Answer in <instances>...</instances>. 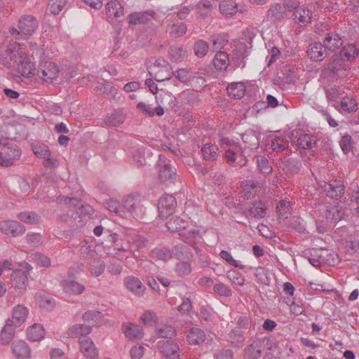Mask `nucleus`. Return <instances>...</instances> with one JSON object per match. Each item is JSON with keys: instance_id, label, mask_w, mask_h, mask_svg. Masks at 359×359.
Instances as JSON below:
<instances>
[{"instance_id": "obj_1", "label": "nucleus", "mask_w": 359, "mask_h": 359, "mask_svg": "<svg viewBox=\"0 0 359 359\" xmlns=\"http://www.w3.org/2000/svg\"><path fill=\"white\" fill-rule=\"evenodd\" d=\"M304 257L315 267H320L323 264L334 265L338 262L337 254L323 248L305 252Z\"/></svg>"}, {"instance_id": "obj_2", "label": "nucleus", "mask_w": 359, "mask_h": 359, "mask_svg": "<svg viewBox=\"0 0 359 359\" xmlns=\"http://www.w3.org/2000/svg\"><path fill=\"white\" fill-rule=\"evenodd\" d=\"M123 217L128 213L133 217H140L145 213L143 199L138 194L128 195L123 198Z\"/></svg>"}, {"instance_id": "obj_3", "label": "nucleus", "mask_w": 359, "mask_h": 359, "mask_svg": "<svg viewBox=\"0 0 359 359\" xmlns=\"http://www.w3.org/2000/svg\"><path fill=\"white\" fill-rule=\"evenodd\" d=\"M250 343L243 349L244 359H259L265 346H271L272 340L269 337H256L250 339ZM271 349V346L268 348Z\"/></svg>"}, {"instance_id": "obj_4", "label": "nucleus", "mask_w": 359, "mask_h": 359, "mask_svg": "<svg viewBox=\"0 0 359 359\" xmlns=\"http://www.w3.org/2000/svg\"><path fill=\"white\" fill-rule=\"evenodd\" d=\"M157 166L158 178L161 182H172L177 179L176 169L171 166L170 161L164 155L158 156Z\"/></svg>"}, {"instance_id": "obj_5", "label": "nucleus", "mask_w": 359, "mask_h": 359, "mask_svg": "<svg viewBox=\"0 0 359 359\" xmlns=\"http://www.w3.org/2000/svg\"><path fill=\"white\" fill-rule=\"evenodd\" d=\"M224 158L228 163L234 166L242 167L247 163L245 149L241 145H232L231 148H226Z\"/></svg>"}, {"instance_id": "obj_6", "label": "nucleus", "mask_w": 359, "mask_h": 359, "mask_svg": "<svg viewBox=\"0 0 359 359\" xmlns=\"http://www.w3.org/2000/svg\"><path fill=\"white\" fill-rule=\"evenodd\" d=\"M20 148L13 144H4L0 151V165L2 166H10L13 162L21 156Z\"/></svg>"}, {"instance_id": "obj_7", "label": "nucleus", "mask_w": 359, "mask_h": 359, "mask_svg": "<svg viewBox=\"0 0 359 359\" xmlns=\"http://www.w3.org/2000/svg\"><path fill=\"white\" fill-rule=\"evenodd\" d=\"M149 74L157 82H162L165 80H169L172 72H170V66L165 63L160 64L157 61L149 65L147 67Z\"/></svg>"}, {"instance_id": "obj_8", "label": "nucleus", "mask_w": 359, "mask_h": 359, "mask_svg": "<svg viewBox=\"0 0 359 359\" xmlns=\"http://www.w3.org/2000/svg\"><path fill=\"white\" fill-rule=\"evenodd\" d=\"M0 231L8 236L15 238L24 234L25 227L16 220H2L0 221Z\"/></svg>"}, {"instance_id": "obj_9", "label": "nucleus", "mask_w": 359, "mask_h": 359, "mask_svg": "<svg viewBox=\"0 0 359 359\" xmlns=\"http://www.w3.org/2000/svg\"><path fill=\"white\" fill-rule=\"evenodd\" d=\"M177 206V201L172 195L165 194L160 198L158 203V209L161 217L166 218L171 215Z\"/></svg>"}, {"instance_id": "obj_10", "label": "nucleus", "mask_w": 359, "mask_h": 359, "mask_svg": "<svg viewBox=\"0 0 359 359\" xmlns=\"http://www.w3.org/2000/svg\"><path fill=\"white\" fill-rule=\"evenodd\" d=\"M39 76L43 81L48 82L56 79L59 68L56 64L50 61H41L39 66Z\"/></svg>"}, {"instance_id": "obj_11", "label": "nucleus", "mask_w": 359, "mask_h": 359, "mask_svg": "<svg viewBox=\"0 0 359 359\" xmlns=\"http://www.w3.org/2000/svg\"><path fill=\"white\" fill-rule=\"evenodd\" d=\"M79 344L80 351L86 359H97L98 358V350L90 337H79Z\"/></svg>"}, {"instance_id": "obj_12", "label": "nucleus", "mask_w": 359, "mask_h": 359, "mask_svg": "<svg viewBox=\"0 0 359 359\" xmlns=\"http://www.w3.org/2000/svg\"><path fill=\"white\" fill-rule=\"evenodd\" d=\"M18 27L25 36H30L37 29L38 22L36 18L32 15H24L19 19Z\"/></svg>"}, {"instance_id": "obj_13", "label": "nucleus", "mask_w": 359, "mask_h": 359, "mask_svg": "<svg viewBox=\"0 0 359 359\" xmlns=\"http://www.w3.org/2000/svg\"><path fill=\"white\" fill-rule=\"evenodd\" d=\"M307 55L311 60L320 62L325 58L327 49L323 43L313 42L309 44L307 49Z\"/></svg>"}, {"instance_id": "obj_14", "label": "nucleus", "mask_w": 359, "mask_h": 359, "mask_svg": "<svg viewBox=\"0 0 359 359\" xmlns=\"http://www.w3.org/2000/svg\"><path fill=\"white\" fill-rule=\"evenodd\" d=\"M123 283L126 288L137 296H142L145 291V286L141 280L133 276H126Z\"/></svg>"}, {"instance_id": "obj_15", "label": "nucleus", "mask_w": 359, "mask_h": 359, "mask_svg": "<svg viewBox=\"0 0 359 359\" xmlns=\"http://www.w3.org/2000/svg\"><path fill=\"white\" fill-rule=\"evenodd\" d=\"M260 138L261 133L255 130H250L243 134L242 140L245 144L244 148L245 151L247 149L250 151L257 149L259 146Z\"/></svg>"}, {"instance_id": "obj_16", "label": "nucleus", "mask_w": 359, "mask_h": 359, "mask_svg": "<svg viewBox=\"0 0 359 359\" xmlns=\"http://www.w3.org/2000/svg\"><path fill=\"white\" fill-rule=\"evenodd\" d=\"M325 191L327 196L331 198H341L344 192V186L339 180H331L329 183L325 184Z\"/></svg>"}, {"instance_id": "obj_17", "label": "nucleus", "mask_w": 359, "mask_h": 359, "mask_svg": "<svg viewBox=\"0 0 359 359\" xmlns=\"http://www.w3.org/2000/svg\"><path fill=\"white\" fill-rule=\"evenodd\" d=\"M241 188L244 196L248 199L255 196L262 189L263 183L254 180H245L242 183Z\"/></svg>"}, {"instance_id": "obj_18", "label": "nucleus", "mask_w": 359, "mask_h": 359, "mask_svg": "<svg viewBox=\"0 0 359 359\" xmlns=\"http://www.w3.org/2000/svg\"><path fill=\"white\" fill-rule=\"evenodd\" d=\"M60 285L64 292L69 295H79L85 290L83 285L74 280H64Z\"/></svg>"}, {"instance_id": "obj_19", "label": "nucleus", "mask_w": 359, "mask_h": 359, "mask_svg": "<svg viewBox=\"0 0 359 359\" xmlns=\"http://www.w3.org/2000/svg\"><path fill=\"white\" fill-rule=\"evenodd\" d=\"M11 280L15 288L25 290L28 285V274L25 271L17 269L13 271Z\"/></svg>"}, {"instance_id": "obj_20", "label": "nucleus", "mask_w": 359, "mask_h": 359, "mask_svg": "<svg viewBox=\"0 0 359 359\" xmlns=\"http://www.w3.org/2000/svg\"><path fill=\"white\" fill-rule=\"evenodd\" d=\"M122 327L126 337L130 340L140 339L144 336L143 330L137 325L125 323Z\"/></svg>"}, {"instance_id": "obj_21", "label": "nucleus", "mask_w": 359, "mask_h": 359, "mask_svg": "<svg viewBox=\"0 0 359 359\" xmlns=\"http://www.w3.org/2000/svg\"><path fill=\"white\" fill-rule=\"evenodd\" d=\"M266 15L269 21L278 22L285 17V8L280 4H272L270 6Z\"/></svg>"}, {"instance_id": "obj_22", "label": "nucleus", "mask_w": 359, "mask_h": 359, "mask_svg": "<svg viewBox=\"0 0 359 359\" xmlns=\"http://www.w3.org/2000/svg\"><path fill=\"white\" fill-rule=\"evenodd\" d=\"M28 313L29 310L25 306L18 304L13 309L11 320L13 322L15 326H20L26 320Z\"/></svg>"}, {"instance_id": "obj_23", "label": "nucleus", "mask_w": 359, "mask_h": 359, "mask_svg": "<svg viewBox=\"0 0 359 359\" xmlns=\"http://www.w3.org/2000/svg\"><path fill=\"white\" fill-rule=\"evenodd\" d=\"M270 142L271 148L276 152H282L289 146V140L283 135H271L270 136Z\"/></svg>"}, {"instance_id": "obj_24", "label": "nucleus", "mask_w": 359, "mask_h": 359, "mask_svg": "<svg viewBox=\"0 0 359 359\" xmlns=\"http://www.w3.org/2000/svg\"><path fill=\"white\" fill-rule=\"evenodd\" d=\"M12 349L17 359L30 358V349L25 341H14L12 344Z\"/></svg>"}, {"instance_id": "obj_25", "label": "nucleus", "mask_w": 359, "mask_h": 359, "mask_svg": "<svg viewBox=\"0 0 359 359\" xmlns=\"http://www.w3.org/2000/svg\"><path fill=\"white\" fill-rule=\"evenodd\" d=\"M106 14L109 18H120L124 15V9L120 0H113L106 4Z\"/></svg>"}, {"instance_id": "obj_26", "label": "nucleus", "mask_w": 359, "mask_h": 359, "mask_svg": "<svg viewBox=\"0 0 359 359\" xmlns=\"http://www.w3.org/2000/svg\"><path fill=\"white\" fill-rule=\"evenodd\" d=\"M180 348L177 343L166 341L162 346V353L167 359H180Z\"/></svg>"}, {"instance_id": "obj_27", "label": "nucleus", "mask_w": 359, "mask_h": 359, "mask_svg": "<svg viewBox=\"0 0 359 359\" xmlns=\"http://www.w3.org/2000/svg\"><path fill=\"white\" fill-rule=\"evenodd\" d=\"M312 13L308 8L301 7L297 9L292 15L294 21L300 26H304L311 22Z\"/></svg>"}, {"instance_id": "obj_28", "label": "nucleus", "mask_w": 359, "mask_h": 359, "mask_svg": "<svg viewBox=\"0 0 359 359\" xmlns=\"http://www.w3.org/2000/svg\"><path fill=\"white\" fill-rule=\"evenodd\" d=\"M344 215V210L340 205H334L327 208L325 213L326 219L331 223L340 221Z\"/></svg>"}, {"instance_id": "obj_29", "label": "nucleus", "mask_w": 359, "mask_h": 359, "mask_svg": "<svg viewBox=\"0 0 359 359\" xmlns=\"http://www.w3.org/2000/svg\"><path fill=\"white\" fill-rule=\"evenodd\" d=\"M154 11L135 13L128 16V22L130 25L144 24L154 18Z\"/></svg>"}, {"instance_id": "obj_30", "label": "nucleus", "mask_w": 359, "mask_h": 359, "mask_svg": "<svg viewBox=\"0 0 359 359\" xmlns=\"http://www.w3.org/2000/svg\"><path fill=\"white\" fill-rule=\"evenodd\" d=\"M34 154L39 158H43L46 160L45 165H53V160L50 158V151L48 147L44 144L33 145L32 147Z\"/></svg>"}, {"instance_id": "obj_31", "label": "nucleus", "mask_w": 359, "mask_h": 359, "mask_svg": "<svg viewBox=\"0 0 359 359\" xmlns=\"http://www.w3.org/2000/svg\"><path fill=\"white\" fill-rule=\"evenodd\" d=\"M219 11L224 17H231L238 12V4L234 0H222Z\"/></svg>"}, {"instance_id": "obj_32", "label": "nucleus", "mask_w": 359, "mask_h": 359, "mask_svg": "<svg viewBox=\"0 0 359 359\" xmlns=\"http://www.w3.org/2000/svg\"><path fill=\"white\" fill-rule=\"evenodd\" d=\"M137 109L141 111L146 116L149 117H151L155 114H156L158 116H161L164 114V109L162 107L158 106L153 108L151 105L143 102L137 103Z\"/></svg>"}, {"instance_id": "obj_33", "label": "nucleus", "mask_w": 359, "mask_h": 359, "mask_svg": "<svg viewBox=\"0 0 359 359\" xmlns=\"http://www.w3.org/2000/svg\"><path fill=\"white\" fill-rule=\"evenodd\" d=\"M229 95L233 99H241L245 93V86L242 82L231 83L226 88Z\"/></svg>"}, {"instance_id": "obj_34", "label": "nucleus", "mask_w": 359, "mask_h": 359, "mask_svg": "<svg viewBox=\"0 0 359 359\" xmlns=\"http://www.w3.org/2000/svg\"><path fill=\"white\" fill-rule=\"evenodd\" d=\"M150 257L156 260L167 262L172 259V253L168 248L159 247L155 248L151 251Z\"/></svg>"}, {"instance_id": "obj_35", "label": "nucleus", "mask_w": 359, "mask_h": 359, "mask_svg": "<svg viewBox=\"0 0 359 359\" xmlns=\"http://www.w3.org/2000/svg\"><path fill=\"white\" fill-rule=\"evenodd\" d=\"M323 43L327 50H334L342 45V40L338 34L328 33L326 34Z\"/></svg>"}, {"instance_id": "obj_36", "label": "nucleus", "mask_w": 359, "mask_h": 359, "mask_svg": "<svg viewBox=\"0 0 359 359\" xmlns=\"http://www.w3.org/2000/svg\"><path fill=\"white\" fill-rule=\"evenodd\" d=\"M266 213V205L262 201H257L252 203L248 210V215L255 219H260L265 217Z\"/></svg>"}, {"instance_id": "obj_37", "label": "nucleus", "mask_w": 359, "mask_h": 359, "mask_svg": "<svg viewBox=\"0 0 359 359\" xmlns=\"http://www.w3.org/2000/svg\"><path fill=\"white\" fill-rule=\"evenodd\" d=\"M187 338L190 344L197 345L205 341V334L203 330L200 328L192 327L189 330Z\"/></svg>"}, {"instance_id": "obj_38", "label": "nucleus", "mask_w": 359, "mask_h": 359, "mask_svg": "<svg viewBox=\"0 0 359 359\" xmlns=\"http://www.w3.org/2000/svg\"><path fill=\"white\" fill-rule=\"evenodd\" d=\"M243 332L239 330H232L227 335V341L233 348H240L245 341Z\"/></svg>"}, {"instance_id": "obj_39", "label": "nucleus", "mask_w": 359, "mask_h": 359, "mask_svg": "<svg viewBox=\"0 0 359 359\" xmlns=\"http://www.w3.org/2000/svg\"><path fill=\"white\" fill-rule=\"evenodd\" d=\"M219 149L216 144L208 143L201 148V153L205 161H215L218 156Z\"/></svg>"}, {"instance_id": "obj_40", "label": "nucleus", "mask_w": 359, "mask_h": 359, "mask_svg": "<svg viewBox=\"0 0 359 359\" xmlns=\"http://www.w3.org/2000/svg\"><path fill=\"white\" fill-rule=\"evenodd\" d=\"M13 322L8 320L6 324L3 327L1 332V340L4 344H8L13 338L15 334V327Z\"/></svg>"}, {"instance_id": "obj_41", "label": "nucleus", "mask_w": 359, "mask_h": 359, "mask_svg": "<svg viewBox=\"0 0 359 359\" xmlns=\"http://www.w3.org/2000/svg\"><path fill=\"white\" fill-rule=\"evenodd\" d=\"M126 241L137 250L146 247L148 243V239L146 237L135 233L128 234L126 236Z\"/></svg>"}, {"instance_id": "obj_42", "label": "nucleus", "mask_w": 359, "mask_h": 359, "mask_svg": "<svg viewBox=\"0 0 359 359\" xmlns=\"http://www.w3.org/2000/svg\"><path fill=\"white\" fill-rule=\"evenodd\" d=\"M213 64L217 70H225L229 65L228 54L224 51H218L213 59Z\"/></svg>"}, {"instance_id": "obj_43", "label": "nucleus", "mask_w": 359, "mask_h": 359, "mask_svg": "<svg viewBox=\"0 0 359 359\" xmlns=\"http://www.w3.org/2000/svg\"><path fill=\"white\" fill-rule=\"evenodd\" d=\"M27 337L32 341H36L43 338L45 330L40 324H34L27 329Z\"/></svg>"}, {"instance_id": "obj_44", "label": "nucleus", "mask_w": 359, "mask_h": 359, "mask_svg": "<svg viewBox=\"0 0 359 359\" xmlns=\"http://www.w3.org/2000/svg\"><path fill=\"white\" fill-rule=\"evenodd\" d=\"M297 144L299 147L308 149L313 148L316 144V138L311 134H302L299 135L297 140Z\"/></svg>"}, {"instance_id": "obj_45", "label": "nucleus", "mask_w": 359, "mask_h": 359, "mask_svg": "<svg viewBox=\"0 0 359 359\" xmlns=\"http://www.w3.org/2000/svg\"><path fill=\"white\" fill-rule=\"evenodd\" d=\"M356 100L351 97H344L341 100L339 111L341 113H351L357 110Z\"/></svg>"}, {"instance_id": "obj_46", "label": "nucleus", "mask_w": 359, "mask_h": 359, "mask_svg": "<svg viewBox=\"0 0 359 359\" xmlns=\"http://www.w3.org/2000/svg\"><path fill=\"white\" fill-rule=\"evenodd\" d=\"M187 222L179 217H172L166 223L169 231L175 232L184 229L187 227Z\"/></svg>"}, {"instance_id": "obj_47", "label": "nucleus", "mask_w": 359, "mask_h": 359, "mask_svg": "<svg viewBox=\"0 0 359 359\" xmlns=\"http://www.w3.org/2000/svg\"><path fill=\"white\" fill-rule=\"evenodd\" d=\"M187 29V26L183 22L170 25L167 27V32L170 36L172 38H178L183 36L185 34Z\"/></svg>"}, {"instance_id": "obj_48", "label": "nucleus", "mask_w": 359, "mask_h": 359, "mask_svg": "<svg viewBox=\"0 0 359 359\" xmlns=\"http://www.w3.org/2000/svg\"><path fill=\"white\" fill-rule=\"evenodd\" d=\"M193 50L195 55L198 58L204 57L208 53L209 45L208 43L203 40H197L193 46Z\"/></svg>"}, {"instance_id": "obj_49", "label": "nucleus", "mask_w": 359, "mask_h": 359, "mask_svg": "<svg viewBox=\"0 0 359 359\" xmlns=\"http://www.w3.org/2000/svg\"><path fill=\"white\" fill-rule=\"evenodd\" d=\"M125 120V116L121 112L115 111L108 114L105 119V123L108 126L116 127Z\"/></svg>"}, {"instance_id": "obj_50", "label": "nucleus", "mask_w": 359, "mask_h": 359, "mask_svg": "<svg viewBox=\"0 0 359 359\" xmlns=\"http://www.w3.org/2000/svg\"><path fill=\"white\" fill-rule=\"evenodd\" d=\"M210 41L214 50L222 49L228 43V35L225 33L213 35L211 36Z\"/></svg>"}, {"instance_id": "obj_51", "label": "nucleus", "mask_w": 359, "mask_h": 359, "mask_svg": "<svg viewBox=\"0 0 359 359\" xmlns=\"http://www.w3.org/2000/svg\"><path fill=\"white\" fill-rule=\"evenodd\" d=\"M186 53L187 50L183 46H172L169 49L170 59L175 62L182 61Z\"/></svg>"}, {"instance_id": "obj_52", "label": "nucleus", "mask_w": 359, "mask_h": 359, "mask_svg": "<svg viewBox=\"0 0 359 359\" xmlns=\"http://www.w3.org/2000/svg\"><path fill=\"white\" fill-rule=\"evenodd\" d=\"M359 50L355 47V46L353 44H348L345 46L340 52V58L341 60L343 58L346 59L347 60H352L355 58V57L358 55Z\"/></svg>"}, {"instance_id": "obj_53", "label": "nucleus", "mask_w": 359, "mask_h": 359, "mask_svg": "<svg viewBox=\"0 0 359 359\" xmlns=\"http://www.w3.org/2000/svg\"><path fill=\"white\" fill-rule=\"evenodd\" d=\"M18 65V71L24 76H29L34 74V64L29 59L24 58L20 61Z\"/></svg>"}, {"instance_id": "obj_54", "label": "nucleus", "mask_w": 359, "mask_h": 359, "mask_svg": "<svg viewBox=\"0 0 359 359\" xmlns=\"http://www.w3.org/2000/svg\"><path fill=\"white\" fill-rule=\"evenodd\" d=\"M18 218L22 222L34 224H37L40 221V217L33 212H22L18 215Z\"/></svg>"}, {"instance_id": "obj_55", "label": "nucleus", "mask_w": 359, "mask_h": 359, "mask_svg": "<svg viewBox=\"0 0 359 359\" xmlns=\"http://www.w3.org/2000/svg\"><path fill=\"white\" fill-rule=\"evenodd\" d=\"M105 269V264L102 260L94 259L89 264V271L93 276L98 277L102 274Z\"/></svg>"}, {"instance_id": "obj_56", "label": "nucleus", "mask_w": 359, "mask_h": 359, "mask_svg": "<svg viewBox=\"0 0 359 359\" xmlns=\"http://www.w3.org/2000/svg\"><path fill=\"white\" fill-rule=\"evenodd\" d=\"M279 217L286 219L291 214V205L286 201H280L276 206Z\"/></svg>"}, {"instance_id": "obj_57", "label": "nucleus", "mask_w": 359, "mask_h": 359, "mask_svg": "<svg viewBox=\"0 0 359 359\" xmlns=\"http://www.w3.org/2000/svg\"><path fill=\"white\" fill-rule=\"evenodd\" d=\"M175 332L172 326L164 325L156 330V334L158 338L171 339L175 335Z\"/></svg>"}, {"instance_id": "obj_58", "label": "nucleus", "mask_w": 359, "mask_h": 359, "mask_svg": "<svg viewBox=\"0 0 359 359\" xmlns=\"http://www.w3.org/2000/svg\"><path fill=\"white\" fill-rule=\"evenodd\" d=\"M105 205L109 211L113 212L121 217L123 216V201L121 203L116 200L109 199L105 203Z\"/></svg>"}, {"instance_id": "obj_59", "label": "nucleus", "mask_w": 359, "mask_h": 359, "mask_svg": "<svg viewBox=\"0 0 359 359\" xmlns=\"http://www.w3.org/2000/svg\"><path fill=\"white\" fill-rule=\"evenodd\" d=\"M191 266L188 262H180L175 265V272L179 276H186L191 273Z\"/></svg>"}, {"instance_id": "obj_60", "label": "nucleus", "mask_w": 359, "mask_h": 359, "mask_svg": "<svg viewBox=\"0 0 359 359\" xmlns=\"http://www.w3.org/2000/svg\"><path fill=\"white\" fill-rule=\"evenodd\" d=\"M199 15L205 17L212 9V6L208 0H201L196 5Z\"/></svg>"}, {"instance_id": "obj_61", "label": "nucleus", "mask_w": 359, "mask_h": 359, "mask_svg": "<svg viewBox=\"0 0 359 359\" xmlns=\"http://www.w3.org/2000/svg\"><path fill=\"white\" fill-rule=\"evenodd\" d=\"M7 51L10 53V59L12 60L16 59L18 57H22V48L21 46L16 43H11L8 46Z\"/></svg>"}, {"instance_id": "obj_62", "label": "nucleus", "mask_w": 359, "mask_h": 359, "mask_svg": "<svg viewBox=\"0 0 359 359\" xmlns=\"http://www.w3.org/2000/svg\"><path fill=\"white\" fill-rule=\"evenodd\" d=\"M140 320L144 325L151 326L157 322L158 318L155 312L149 310L142 314Z\"/></svg>"}, {"instance_id": "obj_63", "label": "nucleus", "mask_w": 359, "mask_h": 359, "mask_svg": "<svg viewBox=\"0 0 359 359\" xmlns=\"http://www.w3.org/2000/svg\"><path fill=\"white\" fill-rule=\"evenodd\" d=\"M80 257L83 259L93 258L97 255L95 248L87 243L82 245L80 248Z\"/></svg>"}, {"instance_id": "obj_64", "label": "nucleus", "mask_w": 359, "mask_h": 359, "mask_svg": "<svg viewBox=\"0 0 359 359\" xmlns=\"http://www.w3.org/2000/svg\"><path fill=\"white\" fill-rule=\"evenodd\" d=\"M100 315L101 313L99 311H88L83 315L82 318L92 327L98 322Z\"/></svg>"}]
</instances>
